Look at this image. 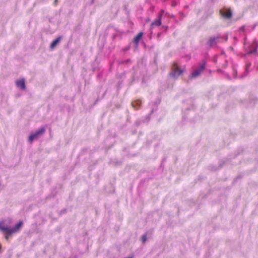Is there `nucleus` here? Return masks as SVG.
I'll use <instances>...</instances> for the list:
<instances>
[{
	"label": "nucleus",
	"mask_w": 258,
	"mask_h": 258,
	"mask_svg": "<svg viewBox=\"0 0 258 258\" xmlns=\"http://www.w3.org/2000/svg\"><path fill=\"white\" fill-rule=\"evenodd\" d=\"M143 34V32H140L134 38L133 41L136 43L137 46L138 45L139 41L141 39V38H142Z\"/></svg>",
	"instance_id": "obj_8"
},
{
	"label": "nucleus",
	"mask_w": 258,
	"mask_h": 258,
	"mask_svg": "<svg viewBox=\"0 0 258 258\" xmlns=\"http://www.w3.org/2000/svg\"><path fill=\"white\" fill-rule=\"evenodd\" d=\"M57 0H55L54 2V5L55 6L57 5Z\"/></svg>",
	"instance_id": "obj_13"
},
{
	"label": "nucleus",
	"mask_w": 258,
	"mask_h": 258,
	"mask_svg": "<svg viewBox=\"0 0 258 258\" xmlns=\"http://www.w3.org/2000/svg\"><path fill=\"white\" fill-rule=\"evenodd\" d=\"M0 230H1L2 232L5 233L6 234L5 239H6L7 240H9V235H11L12 234H9V233H8V232H7L6 231L2 230L1 228H0Z\"/></svg>",
	"instance_id": "obj_11"
},
{
	"label": "nucleus",
	"mask_w": 258,
	"mask_h": 258,
	"mask_svg": "<svg viewBox=\"0 0 258 258\" xmlns=\"http://www.w3.org/2000/svg\"><path fill=\"white\" fill-rule=\"evenodd\" d=\"M61 38V36H59L57 38H56L54 40H53L50 44V48H51V49L53 48L60 42Z\"/></svg>",
	"instance_id": "obj_9"
},
{
	"label": "nucleus",
	"mask_w": 258,
	"mask_h": 258,
	"mask_svg": "<svg viewBox=\"0 0 258 258\" xmlns=\"http://www.w3.org/2000/svg\"><path fill=\"white\" fill-rule=\"evenodd\" d=\"M171 71L172 72L170 73V75L174 78H177L184 72L185 67L180 68L177 62H174L171 66Z\"/></svg>",
	"instance_id": "obj_1"
},
{
	"label": "nucleus",
	"mask_w": 258,
	"mask_h": 258,
	"mask_svg": "<svg viewBox=\"0 0 258 258\" xmlns=\"http://www.w3.org/2000/svg\"><path fill=\"white\" fill-rule=\"evenodd\" d=\"M45 128L44 127H41L38 131H37L34 134H31L29 137V141L30 142H33V140L38 139V138L42 134L45 132Z\"/></svg>",
	"instance_id": "obj_4"
},
{
	"label": "nucleus",
	"mask_w": 258,
	"mask_h": 258,
	"mask_svg": "<svg viewBox=\"0 0 258 258\" xmlns=\"http://www.w3.org/2000/svg\"><path fill=\"white\" fill-rule=\"evenodd\" d=\"M4 221L0 222V228L2 230L6 231L9 234H13L19 231L20 229L22 227L23 223L22 221H19V223L16 225L15 228H10L8 227H5L4 226Z\"/></svg>",
	"instance_id": "obj_2"
},
{
	"label": "nucleus",
	"mask_w": 258,
	"mask_h": 258,
	"mask_svg": "<svg viewBox=\"0 0 258 258\" xmlns=\"http://www.w3.org/2000/svg\"><path fill=\"white\" fill-rule=\"evenodd\" d=\"M147 236L146 235H144L142 237V240L143 242H145L146 241Z\"/></svg>",
	"instance_id": "obj_12"
},
{
	"label": "nucleus",
	"mask_w": 258,
	"mask_h": 258,
	"mask_svg": "<svg viewBox=\"0 0 258 258\" xmlns=\"http://www.w3.org/2000/svg\"><path fill=\"white\" fill-rule=\"evenodd\" d=\"M206 62L205 61H203L202 63L200 64L199 68L196 69L193 72L189 77L190 79L195 78L198 77L205 70Z\"/></svg>",
	"instance_id": "obj_3"
},
{
	"label": "nucleus",
	"mask_w": 258,
	"mask_h": 258,
	"mask_svg": "<svg viewBox=\"0 0 258 258\" xmlns=\"http://www.w3.org/2000/svg\"><path fill=\"white\" fill-rule=\"evenodd\" d=\"M219 39V36L218 35L216 36H211L209 38L208 41L207 42V45L209 47H212L214 45L217 44Z\"/></svg>",
	"instance_id": "obj_5"
},
{
	"label": "nucleus",
	"mask_w": 258,
	"mask_h": 258,
	"mask_svg": "<svg viewBox=\"0 0 258 258\" xmlns=\"http://www.w3.org/2000/svg\"><path fill=\"white\" fill-rule=\"evenodd\" d=\"M17 86L21 89L24 90L25 89V83L24 79L17 80L16 82Z\"/></svg>",
	"instance_id": "obj_7"
},
{
	"label": "nucleus",
	"mask_w": 258,
	"mask_h": 258,
	"mask_svg": "<svg viewBox=\"0 0 258 258\" xmlns=\"http://www.w3.org/2000/svg\"><path fill=\"white\" fill-rule=\"evenodd\" d=\"M222 15L226 18H230L232 16V13L230 10H227L225 12L222 13Z\"/></svg>",
	"instance_id": "obj_10"
},
{
	"label": "nucleus",
	"mask_w": 258,
	"mask_h": 258,
	"mask_svg": "<svg viewBox=\"0 0 258 258\" xmlns=\"http://www.w3.org/2000/svg\"><path fill=\"white\" fill-rule=\"evenodd\" d=\"M162 14L161 13L159 15L158 18L155 20L151 24V27H153L154 26H159L161 25V17Z\"/></svg>",
	"instance_id": "obj_6"
},
{
	"label": "nucleus",
	"mask_w": 258,
	"mask_h": 258,
	"mask_svg": "<svg viewBox=\"0 0 258 258\" xmlns=\"http://www.w3.org/2000/svg\"><path fill=\"white\" fill-rule=\"evenodd\" d=\"M1 247H2V245H1V244L0 243V249L1 248Z\"/></svg>",
	"instance_id": "obj_14"
}]
</instances>
